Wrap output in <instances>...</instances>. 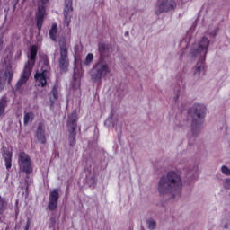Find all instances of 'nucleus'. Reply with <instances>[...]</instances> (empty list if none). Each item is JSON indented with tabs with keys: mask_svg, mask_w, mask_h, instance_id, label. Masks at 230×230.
<instances>
[{
	"mask_svg": "<svg viewBox=\"0 0 230 230\" xmlns=\"http://www.w3.org/2000/svg\"><path fill=\"white\" fill-rule=\"evenodd\" d=\"M158 191L160 195L170 193L173 199L181 197L182 193V180L181 179V175L173 171L167 172V175L163 176L159 181Z\"/></svg>",
	"mask_w": 230,
	"mask_h": 230,
	"instance_id": "f257e3e1",
	"label": "nucleus"
},
{
	"mask_svg": "<svg viewBox=\"0 0 230 230\" xmlns=\"http://www.w3.org/2000/svg\"><path fill=\"white\" fill-rule=\"evenodd\" d=\"M208 49H209V40L203 37L198 43H194L190 53L194 58H199L197 63L196 70L194 75L200 76V74H206V55L208 54Z\"/></svg>",
	"mask_w": 230,
	"mask_h": 230,
	"instance_id": "f03ea898",
	"label": "nucleus"
},
{
	"mask_svg": "<svg viewBox=\"0 0 230 230\" xmlns=\"http://www.w3.org/2000/svg\"><path fill=\"white\" fill-rule=\"evenodd\" d=\"M38 51L39 47H37V45H32L31 47L29 60L25 64L21 78L15 85L16 91H21L22 85H24V84L30 80V76H31V71H33V66H35V59L37 58Z\"/></svg>",
	"mask_w": 230,
	"mask_h": 230,
	"instance_id": "7ed1b4c3",
	"label": "nucleus"
},
{
	"mask_svg": "<svg viewBox=\"0 0 230 230\" xmlns=\"http://www.w3.org/2000/svg\"><path fill=\"white\" fill-rule=\"evenodd\" d=\"M206 106L204 104H194L192 108L189 110V114L192 118V135L197 136L202 128L204 124V118H206Z\"/></svg>",
	"mask_w": 230,
	"mask_h": 230,
	"instance_id": "20e7f679",
	"label": "nucleus"
},
{
	"mask_svg": "<svg viewBox=\"0 0 230 230\" xmlns=\"http://www.w3.org/2000/svg\"><path fill=\"white\" fill-rule=\"evenodd\" d=\"M68 130V143L69 146L73 147L76 145V128H78V114L75 111L68 116L66 121Z\"/></svg>",
	"mask_w": 230,
	"mask_h": 230,
	"instance_id": "39448f33",
	"label": "nucleus"
},
{
	"mask_svg": "<svg viewBox=\"0 0 230 230\" xmlns=\"http://www.w3.org/2000/svg\"><path fill=\"white\" fill-rule=\"evenodd\" d=\"M50 71L51 66H49V60L46 58L43 61L41 72H36L34 75V79L37 82L39 87H46L48 85V81L51 76Z\"/></svg>",
	"mask_w": 230,
	"mask_h": 230,
	"instance_id": "423d86ee",
	"label": "nucleus"
},
{
	"mask_svg": "<svg viewBox=\"0 0 230 230\" xmlns=\"http://www.w3.org/2000/svg\"><path fill=\"white\" fill-rule=\"evenodd\" d=\"M111 73L109 65L101 58L93 66L92 70L91 78L93 82H100L102 78L107 76V74Z\"/></svg>",
	"mask_w": 230,
	"mask_h": 230,
	"instance_id": "0eeeda50",
	"label": "nucleus"
},
{
	"mask_svg": "<svg viewBox=\"0 0 230 230\" xmlns=\"http://www.w3.org/2000/svg\"><path fill=\"white\" fill-rule=\"evenodd\" d=\"M18 164L20 170L26 173V175H31L33 173V165L31 164V158L24 152H21L18 155Z\"/></svg>",
	"mask_w": 230,
	"mask_h": 230,
	"instance_id": "6e6552de",
	"label": "nucleus"
},
{
	"mask_svg": "<svg viewBox=\"0 0 230 230\" xmlns=\"http://www.w3.org/2000/svg\"><path fill=\"white\" fill-rule=\"evenodd\" d=\"M177 8V1L175 0H158L156 15L161 13H168V12H173Z\"/></svg>",
	"mask_w": 230,
	"mask_h": 230,
	"instance_id": "1a4fd4ad",
	"label": "nucleus"
},
{
	"mask_svg": "<svg viewBox=\"0 0 230 230\" xmlns=\"http://www.w3.org/2000/svg\"><path fill=\"white\" fill-rule=\"evenodd\" d=\"M60 57L58 59V66L61 71H67V67H69V55L67 50V45L66 42H63L60 45Z\"/></svg>",
	"mask_w": 230,
	"mask_h": 230,
	"instance_id": "9d476101",
	"label": "nucleus"
},
{
	"mask_svg": "<svg viewBox=\"0 0 230 230\" xmlns=\"http://www.w3.org/2000/svg\"><path fill=\"white\" fill-rule=\"evenodd\" d=\"M58 199H60V194L58 193V189H54L49 193L48 208L49 211H55L58 206Z\"/></svg>",
	"mask_w": 230,
	"mask_h": 230,
	"instance_id": "9b49d317",
	"label": "nucleus"
},
{
	"mask_svg": "<svg viewBox=\"0 0 230 230\" xmlns=\"http://www.w3.org/2000/svg\"><path fill=\"white\" fill-rule=\"evenodd\" d=\"M44 17H46V6L44 4L38 6V12L36 13V26L38 31L42 30V24H44Z\"/></svg>",
	"mask_w": 230,
	"mask_h": 230,
	"instance_id": "f8f14e48",
	"label": "nucleus"
},
{
	"mask_svg": "<svg viewBox=\"0 0 230 230\" xmlns=\"http://www.w3.org/2000/svg\"><path fill=\"white\" fill-rule=\"evenodd\" d=\"M36 139H38L39 143L41 145H46L47 143L46 130H44V124L42 122L38 124V128L36 129Z\"/></svg>",
	"mask_w": 230,
	"mask_h": 230,
	"instance_id": "ddd939ff",
	"label": "nucleus"
},
{
	"mask_svg": "<svg viewBox=\"0 0 230 230\" xmlns=\"http://www.w3.org/2000/svg\"><path fill=\"white\" fill-rule=\"evenodd\" d=\"M10 103V98L4 95L0 98V118H4L6 116V109Z\"/></svg>",
	"mask_w": 230,
	"mask_h": 230,
	"instance_id": "4468645a",
	"label": "nucleus"
},
{
	"mask_svg": "<svg viewBox=\"0 0 230 230\" xmlns=\"http://www.w3.org/2000/svg\"><path fill=\"white\" fill-rule=\"evenodd\" d=\"M49 102H50V105L51 107H53V105H55V102H57V100L58 99V84H56L53 85L50 93L49 95Z\"/></svg>",
	"mask_w": 230,
	"mask_h": 230,
	"instance_id": "2eb2a0df",
	"label": "nucleus"
},
{
	"mask_svg": "<svg viewBox=\"0 0 230 230\" xmlns=\"http://www.w3.org/2000/svg\"><path fill=\"white\" fill-rule=\"evenodd\" d=\"M12 151H5L4 154L6 170H10V168H12Z\"/></svg>",
	"mask_w": 230,
	"mask_h": 230,
	"instance_id": "dca6fc26",
	"label": "nucleus"
},
{
	"mask_svg": "<svg viewBox=\"0 0 230 230\" xmlns=\"http://www.w3.org/2000/svg\"><path fill=\"white\" fill-rule=\"evenodd\" d=\"M57 33H58V25H57V23H53L51 29L49 31V35L51 40L54 42L57 40Z\"/></svg>",
	"mask_w": 230,
	"mask_h": 230,
	"instance_id": "f3484780",
	"label": "nucleus"
},
{
	"mask_svg": "<svg viewBox=\"0 0 230 230\" xmlns=\"http://www.w3.org/2000/svg\"><path fill=\"white\" fill-rule=\"evenodd\" d=\"M35 118V114L33 112L30 111L24 114L23 117V123L24 125H28V123L33 121V119Z\"/></svg>",
	"mask_w": 230,
	"mask_h": 230,
	"instance_id": "a211bd4d",
	"label": "nucleus"
},
{
	"mask_svg": "<svg viewBox=\"0 0 230 230\" xmlns=\"http://www.w3.org/2000/svg\"><path fill=\"white\" fill-rule=\"evenodd\" d=\"M70 12H73V0H66L64 13L69 14Z\"/></svg>",
	"mask_w": 230,
	"mask_h": 230,
	"instance_id": "6ab92c4d",
	"label": "nucleus"
},
{
	"mask_svg": "<svg viewBox=\"0 0 230 230\" xmlns=\"http://www.w3.org/2000/svg\"><path fill=\"white\" fill-rule=\"evenodd\" d=\"M73 78H74V82L75 84L77 83V84L80 85V79L82 78V72L75 69Z\"/></svg>",
	"mask_w": 230,
	"mask_h": 230,
	"instance_id": "aec40b11",
	"label": "nucleus"
},
{
	"mask_svg": "<svg viewBox=\"0 0 230 230\" xmlns=\"http://www.w3.org/2000/svg\"><path fill=\"white\" fill-rule=\"evenodd\" d=\"M86 184L89 186V188H93V186H96V178L94 176H92L89 178V176H86Z\"/></svg>",
	"mask_w": 230,
	"mask_h": 230,
	"instance_id": "412c9836",
	"label": "nucleus"
},
{
	"mask_svg": "<svg viewBox=\"0 0 230 230\" xmlns=\"http://www.w3.org/2000/svg\"><path fill=\"white\" fill-rule=\"evenodd\" d=\"M93 60H94V55H93V53L87 54L85 60L84 62V66H89V64H91Z\"/></svg>",
	"mask_w": 230,
	"mask_h": 230,
	"instance_id": "4be33fe9",
	"label": "nucleus"
},
{
	"mask_svg": "<svg viewBox=\"0 0 230 230\" xmlns=\"http://www.w3.org/2000/svg\"><path fill=\"white\" fill-rule=\"evenodd\" d=\"M5 80H8V84H12V80L13 78V72L12 71H7L4 73Z\"/></svg>",
	"mask_w": 230,
	"mask_h": 230,
	"instance_id": "5701e85b",
	"label": "nucleus"
},
{
	"mask_svg": "<svg viewBox=\"0 0 230 230\" xmlns=\"http://www.w3.org/2000/svg\"><path fill=\"white\" fill-rule=\"evenodd\" d=\"M5 82L3 78V71H0V93L4 89Z\"/></svg>",
	"mask_w": 230,
	"mask_h": 230,
	"instance_id": "b1692460",
	"label": "nucleus"
},
{
	"mask_svg": "<svg viewBox=\"0 0 230 230\" xmlns=\"http://www.w3.org/2000/svg\"><path fill=\"white\" fill-rule=\"evenodd\" d=\"M64 22L67 28H69V24L71 23V17H69V14L64 13Z\"/></svg>",
	"mask_w": 230,
	"mask_h": 230,
	"instance_id": "393cba45",
	"label": "nucleus"
},
{
	"mask_svg": "<svg viewBox=\"0 0 230 230\" xmlns=\"http://www.w3.org/2000/svg\"><path fill=\"white\" fill-rule=\"evenodd\" d=\"M99 51H100L101 55H103V53H105V51H107V45H105V43L99 44Z\"/></svg>",
	"mask_w": 230,
	"mask_h": 230,
	"instance_id": "a878e982",
	"label": "nucleus"
},
{
	"mask_svg": "<svg viewBox=\"0 0 230 230\" xmlns=\"http://www.w3.org/2000/svg\"><path fill=\"white\" fill-rule=\"evenodd\" d=\"M4 213V199L0 196V215Z\"/></svg>",
	"mask_w": 230,
	"mask_h": 230,
	"instance_id": "bb28decb",
	"label": "nucleus"
},
{
	"mask_svg": "<svg viewBox=\"0 0 230 230\" xmlns=\"http://www.w3.org/2000/svg\"><path fill=\"white\" fill-rule=\"evenodd\" d=\"M147 224H148V228L149 229H155L156 223L154 219H151V220L147 221Z\"/></svg>",
	"mask_w": 230,
	"mask_h": 230,
	"instance_id": "cd10ccee",
	"label": "nucleus"
},
{
	"mask_svg": "<svg viewBox=\"0 0 230 230\" xmlns=\"http://www.w3.org/2000/svg\"><path fill=\"white\" fill-rule=\"evenodd\" d=\"M56 224H57V221L55 220V217H51L49 223V229H53Z\"/></svg>",
	"mask_w": 230,
	"mask_h": 230,
	"instance_id": "c85d7f7f",
	"label": "nucleus"
},
{
	"mask_svg": "<svg viewBox=\"0 0 230 230\" xmlns=\"http://www.w3.org/2000/svg\"><path fill=\"white\" fill-rule=\"evenodd\" d=\"M224 188H226V190H229V188H230V181H226L224 182Z\"/></svg>",
	"mask_w": 230,
	"mask_h": 230,
	"instance_id": "c756f323",
	"label": "nucleus"
},
{
	"mask_svg": "<svg viewBox=\"0 0 230 230\" xmlns=\"http://www.w3.org/2000/svg\"><path fill=\"white\" fill-rule=\"evenodd\" d=\"M30 224H31L30 219H28L24 230H30Z\"/></svg>",
	"mask_w": 230,
	"mask_h": 230,
	"instance_id": "7c9ffc66",
	"label": "nucleus"
},
{
	"mask_svg": "<svg viewBox=\"0 0 230 230\" xmlns=\"http://www.w3.org/2000/svg\"><path fill=\"white\" fill-rule=\"evenodd\" d=\"M178 99H179V89H177V94H176V97H174V102H177Z\"/></svg>",
	"mask_w": 230,
	"mask_h": 230,
	"instance_id": "2f4dec72",
	"label": "nucleus"
},
{
	"mask_svg": "<svg viewBox=\"0 0 230 230\" xmlns=\"http://www.w3.org/2000/svg\"><path fill=\"white\" fill-rule=\"evenodd\" d=\"M3 44H4V41L3 40V38H0V49L3 48Z\"/></svg>",
	"mask_w": 230,
	"mask_h": 230,
	"instance_id": "473e14b6",
	"label": "nucleus"
},
{
	"mask_svg": "<svg viewBox=\"0 0 230 230\" xmlns=\"http://www.w3.org/2000/svg\"><path fill=\"white\" fill-rule=\"evenodd\" d=\"M42 4H47V3H49V0H41Z\"/></svg>",
	"mask_w": 230,
	"mask_h": 230,
	"instance_id": "72a5a7b5",
	"label": "nucleus"
},
{
	"mask_svg": "<svg viewBox=\"0 0 230 230\" xmlns=\"http://www.w3.org/2000/svg\"><path fill=\"white\" fill-rule=\"evenodd\" d=\"M210 35H211L212 37H215V35H217V31H214L213 32H211Z\"/></svg>",
	"mask_w": 230,
	"mask_h": 230,
	"instance_id": "f704fd0d",
	"label": "nucleus"
},
{
	"mask_svg": "<svg viewBox=\"0 0 230 230\" xmlns=\"http://www.w3.org/2000/svg\"><path fill=\"white\" fill-rule=\"evenodd\" d=\"M125 35H128V31H127V32L125 33Z\"/></svg>",
	"mask_w": 230,
	"mask_h": 230,
	"instance_id": "c9c22d12",
	"label": "nucleus"
},
{
	"mask_svg": "<svg viewBox=\"0 0 230 230\" xmlns=\"http://www.w3.org/2000/svg\"><path fill=\"white\" fill-rule=\"evenodd\" d=\"M225 228L227 229V225L225 226Z\"/></svg>",
	"mask_w": 230,
	"mask_h": 230,
	"instance_id": "e433bc0d",
	"label": "nucleus"
}]
</instances>
